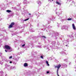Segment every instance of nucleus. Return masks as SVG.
<instances>
[{"label": "nucleus", "instance_id": "1", "mask_svg": "<svg viewBox=\"0 0 76 76\" xmlns=\"http://www.w3.org/2000/svg\"><path fill=\"white\" fill-rule=\"evenodd\" d=\"M15 25V23L13 22L11 23V24H10L8 27V28L9 29L10 28H13V26Z\"/></svg>", "mask_w": 76, "mask_h": 76}, {"label": "nucleus", "instance_id": "2", "mask_svg": "<svg viewBox=\"0 0 76 76\" xmlns=\"http://www.w3.org/2000/svg\"><path fill=\"white\" fill-rule=\"evenodd\" d=\"M4 48L7 50H10L11 49L10 47L8 45H5L4 46Z\"/></svg>", "mask_w": 76, "mask_h": 76}, {"label": "nucleus", "instance_id": "3", "mask_svg": "<svg viewBox=\"0 0 76 76\" xmlns=\"http://www.w3.org/2000/svg\"><path fill=\"white\" fill-rule=\"evenodd\" d=\"M61 66V65L60 64H58L57 66H55V68H57L58 70H59V69L60 68V67Z\"/></svg>", "mask_w": 76, "mask_h": 76}, {"label": "nucleus", "instance_id": "4", "mask_svg": "<svg viewBox=\"0 0 76 76\" xmlns=\"http://www.w3.org/2000/svg\"><path fill=\"white\" fill-rule=\"evenodd\" d=\"M72 27L74 30H76V28H75V24L74 23L72 24Z\"/></svg>", "mask_w": 76, "mask_h": 76}, {"label": "nucleus", "instance_id": "5", "mask_svg": "<svg viewBox=\"0 0 76 76\" xmlns=\"http://www.w3.org/2000/svg\"><path fill=\"white\" fill-rule=\"evenodd\" d=\"M28 66V64L26 63H25L24 64V67H26Z\"/></svg>", "mask_w": 76, "mask_h": 76}, {"label": "nucleus", "instance_id": "6", "mask_svg": "<svg viewBox=\"0 0 76 76\" xmlns=\"http://www.w3.org/2000/svg\"><path fill=\"white\" fill-rule=\"evenodd\" d=\"M7 12H8V13H10V12H12V11L10 10H7Z\"/></svg>", "mask_w": 76, "mask_h": 76}, {"label": "nucleus", "instance_id": "7", "mask_svg": "<svg viewBox=\"0 0 76 76\" xmlns=\"http://www.w3.org/2000/svg\"><path fill=\"white\" fill-rule=\"evenodd\" d=\"M46 63L48 66H50V65L49 64H48V61H46Z\"/></svg>", "mask_w": 76, "mask_h": 76}, {"label": "nucleus", "instance_id": "8", "mask_svg": "<svg viewBox=\"0 0 76 76\" xmlns=\"http://www.w3.org/2000/svg\"><path fill=\"white\" fill-rule=\"evenodd\" d=\"M56 3L58 4V5H60V4H61L57 1L56 2Z\"/></svg>", "mask_w": 76, "mask_h": 76}, {"label": "nucleus", "instance_id": "9", "mask_svg": "<svg viewBox=\"0 0 76 76\" xmlns=\"http://www.w3.org/2000/svg\"><path fill=\"white\" fill-rule=\"evenodd\" d=\"M67 20H72V18H68Z\"/></svg>", "mask_w": 76, "mask_h": 76}, {"label": "nucleus", "instance_id": "10", "mask_svg": "<svg viewBox=\"0 0 76 76\" xmlns=\"http://www.w3.org/2000/svg\"><path fill=\"white\" fill-rule=\"evenodd\" d=\"M29 20V18H27L26 19L24 20V21H26L27 20Z\"/></svg>", "mask_w": 76, "mask_h": 76}, {"label": "nucleus", "instance_id": "11", "mask_svg": "<svg viewBox=\"0 0 76 76\" xmlns=\"http://www.w3.org/2000/svg\"><path fill=\"white\" fill-rule=\"evenodd\" d=\"M58 69H57V75H58Z\"/></svg>", "mask_w": 76, "mask_h": 76}, {"label": "nucleus", "instance_id": "12", "mask_svg": "<svg viewBox=\"0 0 76 76\" xmlns=\"http://www.w3.org/2000/svg\"><path fill=\"white\" fill-rule=\"evenodd\" d=\"M12 58V56H10V57H9V58L10 59L11 58Z\"/></svg>", "mask_w": 76, "mask_h": 76}, {"label": "nucleus", "instance_id": "13", "mask_svg": "<svg viewBox=\"0 0 76 76\" xmlns=\"http://www.w3.org/2000/svg\"><path fill=\"white\" fill-rule=\"evenodd\" d=\"M42 38H46V37L44 36H42Z\"/></svg>", "mask_w": 76, "mask_h": 76}, {"label": "nucleus", "instance_id": "14", "mask_svg": "<svg viewBox=\"0 0 76 76\" xmlns=\"http://www.w3.org/2000/svg\"><path fill=\"white\" fill-rule=\"evenodd\" d=\"M25 46V44H24L22 45V47H24Z\"/></svg>", "mask_w": 76, "mask_h": 76}, {"label": "nucleus", "instance_id": "15", "mask_svg": "<svg viewBox=\"0 0 76 76\" xmlns=\"http://www.w3.org/2000/svg\"><path fill=\"white\" fill-rule=\"evenodd\" d=\"M41 58L42 59L44 58H43V56H41Z\"/></svg>", "mask_w": 76, "mask_h": 76}, {"label": "nucleus", "instance_id": "16", "mask_svg": "<svg viewBox=\"0 0 76 76\" xmlns=\"http://www.w3.org/2000/svg\"><path fill=\"white\" fill-rule=\"evenodd\" d=\"M47 74H48V73H49V71H47Z\"/></svg>", "mask_w": 76, "mask_h": 76}, {"label": "nucleus", "instance_id": "17", "mask_svg": "<svg viewBox=\"0 0 76 76\" xmlns=\"http://www.w3.org/2000/svg\"><path fill=\"white\" fill-rule=\"evenodd\" d=\"M10 63H12V61H10Z\"/></svg>", "mask_w": 76, "mask_h": 76}, {"label": "nucleus", "instance_id": "18", "mask_svg": "<svg viewBox=\"0 0 76 76\" xmlns=\"http://www.w3.org/2000/svg\"><path fill=\"white\" fill-rule=\"evenodd\" d=\"M5 52H7V51L6 50H5Z\"/></svg>", "mask_w": 76, "mask_h": 76}, {"label": "nucleus", "instance_id": "19", "mask_svg": "<svg viewBox=\"0 0 76 76\" xmlns=\"http://www.w3.org/2000/svg\"><path fill=\"white\" fill-rule=\"evenodd\" d=\"M28 15H31V14L30 13H29V14H28Z\"/></svg>", "mask_w": 76, "mask_h": 76}, {"label": "nucleus", "instance_id": "20", "mask_svg": "<svg viewBox=\"0 0 76 76\" xmlns=\"http://www.w3.org/2000/svg\"><path fill=\"white\" fill-rule=\"evenodd\" d=\"M58 76H59V75H58H58H57Z\"/></svg>", "mask_w": 76, "mask_h": 76}, {"label": "nucleus", "instance_id": "21", "mask_svg": "<svg viewBox=\"0 0 76 76\" xmlns=\"http://www.w3.org/2000/svg\"><path fill=\"white\" fill-rule=\"evenodd\" d=\"M52 1H54V0H52Z\"/></svg>", "mask_w": 76, "mask_h": 76}, {"label": "nucleus", "instance_id": "22", "mask_svg": "<svg viewBox=\"0 0 76 76\" xmlns=\"http://www.w3.org/2000/svg\"><path fill=\"white\" fill-rule=\"evenodd\" d=\"M66 46H67V45H66Z\"/></svg>", "mask_w": 76, "mask_h": 76}, {"label": "nucleus", "instance_id": "23", "mask_svg": "<svg viewBox=\"0 0 76 76\" xmlns=\"http://www.w3.org/2000/svg\"><path fill=\"white\" fill-rule=\"evenodd\" d=\"M49 0H48V1H49Z\"/></svg>", "mask_w": 76, "mask_h": 76}]
</instances>
